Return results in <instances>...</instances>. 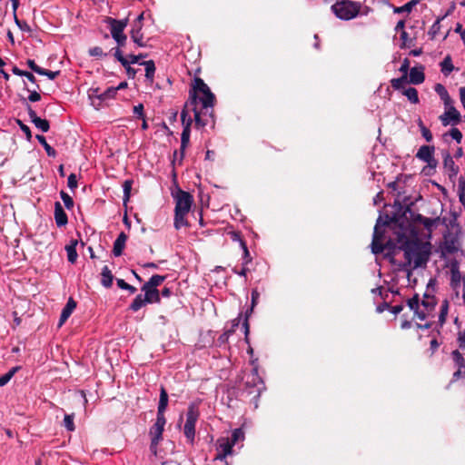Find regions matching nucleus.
I'll use <instances>...</instances> for the list:
<instances>
[{
  "instance_id": "f257e3e1",
  "label": "nucleus",
  "mask_w": 465,
  "mask_h": 465,
  "mask_svg": "<svg viewBox=\"0 0 465 465\" xmlns=\"http://www.w3.org/2000/svg\"><path fill=\"white\" fill-rule=\"evenodd\" d=\"M215 96L204 81L196 77L193 81V90L190 92V100L181 112V120L183 129L181 134V157L189 144L191 124L193 122L190 111L193 113L195 125L204 127L209 124V119L213 121V108Z\"/></svg>"
},
{
  "instance_id": "a18cd8bd",
  "label": "nucleus",
  "mask_w": 465,
  "mask_h": 465,
  "mask_svg": "<svg viewBox=\"0 0 465 465\" xmlns=\"http://www.w3.org/2000/svg\"><path fill=\"white\" fill-rule=\"evenodd\" d=\"M117 286L122 290L129 291L131 293H134L136 292V288L133 285H130L123 279H117Z\"/></svg>"
},
{
  "instance_id": "c03bdc74",
  "label": "nucleus",
  "mask_w": 465,
  "mask_h": 465,
  "mask_svg": "<svg viewBox=\"0 0 465 465\" xmlns=\"http://www.w3.org/2000/svg\"><path fill=\"white\" fill-rule=\"evenodd\" d=\"M60 196H61V199L64 202V206L67 209L70 210V209H72L74 207V200H73V198L67 193H65L64 191H61L60 192Z\"/></svg>"
},
{
  "instance_id": "79ce46f5",
  "label": "nucleus",
  "mask_w": 465,
  "mask_h": 465,
  "mask_svg": "<svg viewBox=\"0 0 465 465\" xmlns=\"http://www.w3.org/2000/svg\"><path fill=\"white\" fill-rule=\"evenodd\" d=\"M407 77L405 75H402L399 78H394L391 81V86L395 90H402L403 91V84L406 83Z\"/></svg>"
},
{
  "instance_id": "4c0bfd02",
  "label": "nucleus",
  "mask_w": 465,
  "mask_h": 465,
  "mask_svg": "<svg viewBox=\"0 0 465 465\" xmlns=\"http://www.w3.org/2000/svg\"><path fill=\"white\" fill-rule=\"evenodd\" d=\"M132 185H133L132 180H125L123 183V191H124L123 201H124V203L128 202L130 199Z\"/></svg>"
},
{
  "instance_id": "a878e982",
  "label": "nucleus",
  "mask_w": 465,
  "mask_h": 465,
  "mask_svg": "<svg viewBox=\"0 0 465 465\" xmlns=\"http://www.w3.org/2000/svg\"><path fill=\"white\" fill-rule=\"evenodd\" d=\"M141 64L144 66L146 80L152 84L153 82L155 74L154 62L153 60H148L141 63Z\"/></svg>"
},
{
  "instance_id": "864d4df0",
  "label": "nucleus",
  "mask_w": 465,
  "mask_h": 465,
  "mask_svg": "<svg viewBox=\"0 0 465 465\" xmlns=\"http://www.w3.org/2000/svg\"><path fill=\"white\" fill-rule=\"evenodd\" d=\"M26 64L28 65V67H29L32 71H34L35 73H36V74H40V72H41V70H42V67L38 66V65L35 64V60L28 59V60L26 61Z\"/></svg>"
},
{
  "instance_id": "20e7f679",
  "label": "nucleus",
  "mask_w": 465,
  "mask_h": 465,
  "mask_svg": "<svg viewBox=\"0 0 465 465\" xmlns=\"http://www.w3.org/2000/svg\"><path fill=\"white\" fill-rule=\"evenodd\" d=\"M361 7V2L341 0L333 4L331 10L340 20L349 21L358 16Z\"/></svg>"
},
{
  "instance_id": "7ed1b4c3",
  "label": "nucleus",
  "mask_w": 465,
  "mask_h": 465,
  "mask_svg": "<svg viewBox=\"0 0 465 465\" xmlns=\"http://www.w3.org/2000/svg\"><path fill=\"white\" fill-rule=\"evenodd\" d=\"M174 200L175 208L173 225L176 230H179L188 225L186 216L191 210L193 199L189 193L180 190L174 196Z\"/></svg>"
},
{
  "instance_id": "72a5a7b5",
  "label": "nucleus",
  "mask_w": 465,
  "mask_h": 465,
  "mask_svg": "<svg viewBox=\"0 0 465 465\" xmlns=\"http://www.w3.org/2000/svg\"><path fill=\"white\" fill-rule=\"evenodd\" d=\"M435 91L439 94L440 98L444 101L445 105L449 106L450 98L449 94H448L447 90L445 89V87L440 84H437L435 86Z\"/></svg>"
},
{
  "instance_id": "58836bf2",
  "label": "nucleus",
  "mask_w": 465,
  "mask_h": 465,
  "mask_svg": "<svg viewBox=\"0 0 465 465\" xmlns=\"http://www.w3.org/2000/svg\"><path fill=\"white\" fill-rule=\"evenodd\" d=\"M417 220L423 224V226L428 230L431 231V228L434 226L436 220L429 217H424L420 214L418 215Z\"/></svg>"
},
{
  "instance_id": "69168bd1",
  "label": "nucleus",
  "mask_w": 465,
  "mask_h": 465,
  "mask_svg": "<svg viewBox=\"0 0 465 465\" xmlns=\"http://www.w3.org/2000/svg\"><path fill=\"white\" fill-rule=\"evenodd\" d=\"M232 331H224L218 339V341L221 342V343H223L225 341H228L229 339V336L232 334Z\"/></svg>"
},
{
  "instance_id": "f8f14e48",
  "label": "nucleus",
  "mask_w": 465,
  "mask_h": 465,
  "mask_svg": "<svg viewBox=\"0 0 465 465\" xmlns=\"http://www.w3.org/2000/svg\"><path fill=\"white\" fill-rule=\"evenodd\" d=\"M166 424L165 417H157L153 425L149 430V435L151 440H163V432L164 430V426Z\"/></svg>"
},
{
  "instance_id": "aec40b11",
  "label": "nucleus",
  "mask_w": 465,
  "mask_h": 465,
  "mask_svg": "<svg viewBox=\"0 0 465 465\" xmlns=\"http://www.w3.org/2000/svg\"><path fill=\"white\" fill-rule=\"evenodd\" d=\"M75 307L76 302H74V300L73 298H69L65 306L62 310L59 319V326H62L67 321V319L71 316Z\"/></svg>"
},
{
  "instance_id": "bf43d9fd",
  "label": "nucleus",
  "mask_w": 465,
  "mask_h": 465,
  "mask_svg": "<svg viewBox=\"0 0 465 465\" xmlns=\"http://www.w3.org/2000/svg\"><path fill=\"white\" fill-rule=\"evenodd\" d=\"M458 342H459L460 348L465 349V330L459 332Z\"/></svg>"
},
{
  "instance_id": "6ab92c4d",
  "label": "nucleus",
  "mask_w": 465,
  "mask_h": 465,
  "mask_svg": "<svg viewBox=\"0 0 465 465\" xmlns=\"http://www.w3.org/2000/svg\"><path fill=\"white\" fill-rule=\"evenodd\" d=\"M462 281L459 266L457 263L451 264L450 267V287L456 291L457 294L459 293L458 290L460 285V282Z\"/></svg>"
},
{
  "instance_id": "9d476101",
  "label": "nucleus",
  "mask_w": 465,
  "mask_h": 465,
  "mask_svg": "<svg viewBox=\"0 0 465 465\" xmlns=\"http://www.w3.org/2000/svg\"><path fill=\"white\" fill-rule=\"evenodd\" d=\"M107 23L109 25L110 33L114 40L116 38L119 39V37L124 35V31L127 25V20H117L111 17L107 18Z\"/></svg>"
},
{
  "instance_id": "a19ab883",
  "label": "nucleus",
  "mask_w": 465,
  "mask_h": 465,
  "mask_svg": "<svg viewBox=\"0 0 465 465\" xmlns=\"http://www.w3.org/2000/svg\"><path fill=\"white\" fill-rule=\"evenodd\" d=\"M74 419V414H65L64 415V426L68 431H74L75 430Z\"/></svg>"
},
{
  "instance_id": "9b49d317",
  "label": "nucleus",
  "mask_w": 465,
  "mask_h": 465,
  "mask_svg": "<svg viewBox=\"0 0 465 465\" xmlns=\"http://www.w3.org/2000/svg\"><path fill=\"white\" fill-rule=\"evenodd\" d=\"M407 304L420 321L426 320L430 313V312H427L425 308H422V306L420 305V298L418 294H415L412 298L409 299Z\"/></svg>"
},
{
  "instance_id": "7c9ffc66",
  "label": "nucleus",
  "mask_w": 465,
  "mask_h": 465,
  "mask_svg": "<svg viewBox=\"0 0 465 465\" xmlns=\"http://www.w3.org/2000/svg\"><path fill=\"white\" fill-rule=\"evenodd\" d=\"M402 94L408 98V100L416 104L419 103V95L418 91L414 87H408L406 89H403Z\"/></svg>"
},
{
  "instance_id": "c9c22d12",
  "label": "nucleus",
  "mask_w": 465,
  "mask_h": 465,
  "mask_svg": "<svg viewBox=\"0 0 465 465\" xmlns=\"http://www.w3.org/2000/svg\"><path fill=\"white\" fill-rule=\"evenodd\" d=\"M451 356L454 363L458 366V368L465 369V359L458 350L453 351Z\"/></svg>"
},
{
  "instance_id": "a211bd4d",
  "label": "nucleus",
  "mask_w": 465,
  "mask_h": 465,
  "mask_svg": "<svg viewBox=\"0 0 465 465\" xmlns=\"http://www.w3.org/2000/svg\"><path fill=\"white\" fill-rule=\"evenodd\" d=\"M142 292H144L143 297L144 301H147L148 303H159L161 301L160 292L155 288H150L146 285H143L141 288Z\"/></svg>"
},
{
  "instance_id": "412c9836",
  "label": "nucleus",
  "mask_w": 465,
  "mask_h": 465,
  "mask_svg": "<svg viewBox=\"0 0 465 465\" xmlns=\"http://www.w3.org/2000/svg\"><path fill=\"white\" fill-rule=\"evenodd\" d=\"M409 77L410 83L413 84H422L425 80L424 67L420 66L411 68Z\"/></svg>"
},
{
  "instance_id": "1a4fd4ad",
  "label": "nucleus",
  "mask_w": 465,
  "mask_h": 465,
  "mask_svg": "<svg viewBox=\"0 0 465 465\" xmlns=\"http://www.w3.org/2000/svg\"><path fill=\"white\" fill-rule=\"evenodd\" d=\"M460 112L452 105H450L448 109L440 116V120L443 126L449 124H458L460 122Z\"/></svg>"
},
{
  "instance_id": "f3484780",
  "label": "nucleus",
  "mask_w": 465,
  "mask_h": 465,
  "mask_svg": "<svg viewBox=\"0 0 465 465\" xmlns=\"http://www.w3.org/2000/svg\"><path fill=\"white\" fill-rule=\"evenodd\" d=\"M54 220L58 227H64L68 223L67 214L59 202L54 203Z\"/></svg>"
},
{
  "instance_id": "de8ad7c7",
  "label": "nucleus",
  "mask_w": 465,
  "mask_h": 465,
  "mask_svg": "<svg viewBox=\"0 0 465 465\" xmlns=\"http://www.w3.org/2000/svg\"><path fill=\"white\" fill-rule=\"evenodd\" d=\"M89 54L91 56L104 57L106 56L107 54L104 53L103 49L99 46H94L89 49Z\"/></svg>"
},
{
  "instance_id": "338daca9",
  "label": "nucleus",
  "mask_w": 465,
  "mask_h": 465,
  "mask_svg": "<svg viewBox=\"0 0 465 465\" xmlns=\"http://www.w3.org/2000/svg\"><path fill=\"white\" fill-rule=\"evenodd\" d=\"M460 99L463 108L465 109V86L460 88Z\"/></svg>"
},
{
  "instance_id": "dca6fc26",
  "label": "nucleus",
  "mask_w": 465,
  "mask_h": 465,
  "mask_svg": "<svg viewBox=\"0 0 465 465\" xmlns=\"http://www.w3.org/2000/svg\"><path fill=\"white\" fill-rule=\"evenodd\" d=\"M245 383L247 386L257 387V391L260 393L263 382L258 374V369L256 366H254L251 373L247 375Z\"/></svg>"
},
{
  "instance_id": "4be33fe9",
  "label": "nucleus",
  "mask_w": 465,
  "mask_h": 465,
  "mask_svg": "<svg viewBox=\"0 0 465 465\" xmlns=\"http://www.w3.org/2000/svg\"><path fill=\"white\" fill-rule=\"evenodd\" d=\"M126 241L127 235L124 232H120L114 242L113 253L115 257L122 255Z\"/></svg>"
},
{
  "instance_id": "6e6d98bb",
  "label": "nucleus",
  "mask_w": 465,
  "mask_h": 465,
  "mask_svg": "<svg viewBox=\"0 0 465 465\" xmlns=\"http://www.w3.org/2000/svg\"><path fill=\"white\" fill-rule=\"evenodd\" d=\"M413 5H414L413 2H409V3L405 4L404 5H402L401 7L395 8L394 12H396V13L411 12V9H412Z\"/></svg>"
},
{
  "instance_id": "e2e57ef3",
  "label": "nucleus",
  "mask_w": 465,
  "mask_h": 465,
  "mask_svg": "<svg viewBox=\"0 0 465 465\" xmlns=\"http://www.w3.org/2000/svg\"><path fill=\"white\" fill-rule=\"evenodd\" d=\"M126 40H127V36L124 35L119 37V39L116 38L114 41L117 44V47H119V49L121 50V48L125 45Z\"/></svg>"
},
{
  "instance_id": "b1692460",
  "label": "nucleus",
  "mask_w": 465,
  "mask_h": 465,
  "mask_svg": "<svg viewBox=\"0 0 465 465\" xmlns=\"http://www.w3.org/2000/svg\"><path fill=\"white\" fill-rule=\"evenodd\" d=\"M77 240H72L69 244L65 246V251L67 253V260L70 263L74 264L78 257L77 252H76V246H77Z\"/></svg>"
},
{
  "instance_id": "393cba45",
  "label": "nucleus",
  "mask_w": 465,
  "mask_h": 465,
  "mask_svg": "<svg viewBox=\"0 0 465 465\" xmlns=\"http://www.w3.org/2000/svg\"><path fill=\"white\" fill-rule=\"evenodd\" d=\"M142 25H138V26H133L131 31V38L139 47L146 46V44L143 42V36L141 33Z\"/></svg>"
},
{
  "instance_id": "49530a36",
  "label": "nucleus",
  "mask_w": 465,
  "mask_h": 465,
  "mask_svg": "<svg viewBox=\"0 0 465 465\" xmlns=\"http://www.w3.org/2000/svg\"><path fill=\"white\" fill-rule=\"evenodd\" d=\"M450 136L455 140L458 143H460L461 142V139H462V134L461 132L456 128V127H453L450 130V133H449Z\"/></svg>"
},
{
  "instance_id": "f03ea898",
  "label": "nucleus",
  "mask_w": 465,
  "mask_h": 465,
  "mask_svg": "<svg viewBox=\"0 0 465 465\" xmlns=\"http://www.w3.org/2000/svg\"><path fill=\"white\" fill-rule=\"evenodd\" d=\"M401 249L408 265L413 268L420 267L427 263L430 254V243H423L419 240H408L403 242Z\"/></svg>"
},
{
  "instance_id": "f704fd0d",
  "label": "nucleus",
  "mask_w": 465,
  "mask_h": 465,
  "mask_svg": "<svg viewBox=\"0 0 465 465\" xmlns=\"http://www.w3.org/2000/svg\"><path fill=\"white\" fill-rule=\"evenodd\" d=\"M18 369L19 367H14L11 370H9L6 373L0 376V387L6 385L13 378V376L15 374V372L18 371Z\"/></svg>"
},
{
  "instance_id": "5701e85b",
  "label": "nucleus",
  "mask_w": 465,
  "mask_h": 465,
  "mask_svg": "<svg viewBox=\"0 0 465 465\" xmlns=\"http://www.w3.org/2000/svg\"><path fill=\"white\" fill-rule=\"evenodd\" d=\"M168 406V393L163 387H161L160 390V399L157 408V417H165L164 412Z\"/></svg>"
},
{
  "instance_id": "774afa93",
  "label": "nucleus",
  "mask_w": 465,
  "mask_h": 465,
  "mask_svg": "<svg viewBox=\"0 0 465 465\" xmlns=\"http://www.w3.org/2000/svg\"><path fill=\"white\" fill-rule=\"evenodd\" d=\"M391 313L397 315L403 310V305H395L390 308Z\"/></svg>"
},
{
  "instance_id": "2eb2a0df",
  "label": "nucleus",
  "mask_w": 465,
  "mask_h": 465,
  "mask_svg": "<svg viewBox=\"0 0 465 465\" xmlns=\"http://www.w3.org/2000/svg\"><path fill=\"white\" fill-rule=\"evenodd\" d=\"M110 52H113L115 59L118 62H120L124 67H127V65L136 64L139 61V56H136L135 54H130L126 57L124 56L123 52L119 49V47L113 48Z\"/></svg>"
},
{
  "instance_id": "6e6552de",
  "label": "nucleus",
  "mask_w": 465,
  "mask_h": 465,
  "mask_svg": "<svg viewBox=\"0 0 465 465\" xmlns=\"http://www.w3.org/2000/svg\"><path fill=\"white\" fill-rule=\"evenodd\" d=\"M217 455L215 460H224L228 455L232 453V447L234 444L232 443L230 438L222 437L217 440Z\"/></svg>"
},
{
  "instance_id": "cd10ccee",
  "label": "nucleus",
  "mask_w": 465,
  "mask_h": 465,
  "mask_svg": "<svg viewBox=\"0 0 465 465\" xmlns=\"http://www.w3.org/2000/svg\"><path fill=\"white\" fill-rule=\"evenodd\" d=\"M422 308H425L427 312H432L436 306V299L434 296L424 294L422 301L420 302Z\"/></svg>"
},
{
  "instance_id": "4468645a",
  "label": "nucleus",
  "mask_w": 465,
  "mask_h": 465,
  "mask_svg": "<svg viewBox=\"0 0 465 465\" xmlns=\"http://www.w3.org/2000/svg\"><path fill=\"white\" fill-rule=\"evenodd\" d=\"M27 111L31 122L35 124V126L37 129H39L43 133H46L49 131L50 124L47 120L38 117L35 111L33 110L30 105L27 106Z\"/></svg>"
},
{
  "instance_id": "09e8293b",
  "label": "nucleus",
  "mask_w": 465,
  "mask_h": 465,
  "mask_svg": "<svg viewBox=\"0 0 465 465\" xmlns=\"http://www.w3.org/2000/svg\"><path fill=\"white\" fill-rule=\"evenodd\" d=\"M60 74L59 71H50V70H46V69H44L42 68L41 72H40V75H45V76H47L48 79L50 80H54L57 77V75Z\"/></svg>"
},
{
  "instance_id": "c756f323",
  "label": "nucleus",
  "mask_w": 465,
  "mask_h": 465,
  "mask_svg": "<svg viewBox=\"0 0 465 465\" xmlns=\"http://www.w3.org/2000/svg\"><path fill=\"white\" fill-rule=\"evenodd\" d=\"M145 298L142 294H138L130 304L129 309L133 312L139 311L142 307L145 306L148 302L144 301Z\"/></svg>"
},
{
  "instance_id": "4d7b16f0",
  "label": "nucleus",
  "mask_w": 465,
  "mask_h": 465,
  "mask_svg": "<svg viewBox=\"0 0 465 465\" xmlns=\"http://www.w3.org/2000/svg\"><path fill=\"white\" fill-rule=\"evenodd\" d=\"M444 164L445 166H450V168L451 169V171L453 172V174H456L457 173V169L455 168V163H454V161L452 160V158L450 156H447L444 160Z\"/></svg>"
},
{
  "instance_id": "680f3d73",
  "label": "nucleus",
  "mask_w": 465,
  "mask_h": 465,
  "mask_svg": "<svg viewBox=\"0 0 465 465\" xmlns=\"http://www.w3.org/2000/svg\"><path fill=\"white\" fill-rule=\"evenodd\" d=\"M159 443H160V440H151L150 450L153 455L157 454V448H158Z\"/></svg>"
},
{
  "instance_id": "39448f33",
  "label": "nucleus",
  "mask_w": 465,
  "mask_h": 465,
  "mask_svg": "<svg viewBox=\"0 0 465 465\" xmlns=\"http://www.w3.org/2000/svg\"><path fill=\"white\" fill-rule=\"evenodd\" d=\"M200 417L198 404L191 402L186 412V420L183 426V433L190 443H193L195 438V425Z\"/></svg>"
},
{
  "instance_id": "3c124183",
  "label": "nucleus",
  "mask_w": 465,
  "mask_h": 465,
  "mask_svg": "<svg viewBox=\"0 0 465 465\" xmlns=\"http://www.w3.org/2000/svg\"><path fill=\"white\" fill-rule=\"evenodd\" d=\"M26 90L30 93L27 98L29 102L35 103L40 101L41 95L36 90L30 91L28 88H26Z\"/></svg>"
},
{
  "instance_id": "2f4dec72",
  "label": "nucleus",
  "mask_w": 465,
  "mask_h": 465,
  "mask_svg": "<svg viewBox=\"0 0 465 465\" xmlns=\"http://www.w3.org/2000/svg\"><path fill=\"white\" fill-rule=\"evenodd\" d=\"M36 139L43 145L48 156L54 157L56 155L55 150L46 142L44 135L37 134Z\"/></svg>"
},
{
  "instance_id": "c85d7f7f",
  "label": "nucleus",
  "mask_w": 465,
  "mask_h": 465,
  "mask_svg": "<svg viewBox=\"0 0 465 465\" xmlns=\"http://www.w3.org/2000/svg\"><path fill=\"white\" fill-rule=\"evenodd\" d=\"M440 70L444 75H449L454 70L450 55H447L442 60L440 63Z\"/></svg>"
},
{
  "instance_id": "052dcab7",
  "label": "nucleus",
  "mask_w": 465,
  "mask_h": 465,
  "mask_svg": "<svg viewBox=\"0 0 465 465\" xmlns=\"http://www.w3.org/2000/svg\"><path fill=\"white\" fill-rule=\"evenodd\" d=\"M23 76H25L32 84H35L36 88L39 89V85L36 84V79L32 73L26 71L25 74H23Z\"/></svg>"
},
{
  "instance_id": "bb28decb",
  "label": "nucleus",
  "mask_w": 465,
  "mask_h": 465,
  "mask_svg": "<svg viewBox=\"0 0 465 465\" xmlns=\"http://www.w3.org/2000/svg\"><path fill=\"white\" fill-rule=\"evenodd\" d=\"M102 279L101 283L105 288H110L113 284L114 276L112 274L111 270L108 268V266H104L102 269Z\"/></svg>"
},
{
  "instance_id": "0e129e2a",
  "label": "nucleus",
  "mask_w": 465,
  "mask_h": 465,
  "mask_svg": "<svg viewBox=\"0 0 465 465\" xmlns=\"http://www.w3.org/2000/svg\"><path fill=\"white\" fill-rule=\"evenodd\" d=\"M259 298V292L257 290H253L252 292V308L250 309V312L252 311L253 306L256 304V302Z\"/></svg>"
},
{
  "instance_id": "473e14b6",
  "label": "nucleus",
  "mask_w": 465,
  "mask_h": 465,
  "mask_svg": "<svg viewBox=\"0 0 465 465\" xmlns=\"http://www.w3.org/2000/svg\"><path fill=\"white\" fill-rule=\"evenodd\" d=\"M165 278H166L165 276L159 275V274H154L143 285H146V286H148L150 288L157 289V287L163 282Z\"/></svg>"
},
{
  "instance_id": "37998d69",
  "label": "nucleus",
  "mask_w": 465,
  "mask_h": 465,
  "mask_svg": "<svg viewBox=\"0 0 465 465\" xmlns=\"http://www.w3.org/2000/svg\"><path fill=\"white\" fill-rule=\"evenodd\" d=\"M418 125L420 127V133L422 136L425 138L427 142H430L432 140V134L430 131L423 124L422 121L420 119L418 122Z\"/></svg>"
},
{
  "instance_id": "ea45409f",
  "label": "nucleus",
  "mask_w": 465,
  "mask_h": 465,
  "mask_svg": "<svg viewBox=\"0 0 465 465\" xmlns=\"http://www.w3.org/2000/svg\"><path fill=\"white\" fill-rule=\"evenodd\" d=\"M243 440H244V432L242 428H238V429H235L232 430V438L230 439V440L232 441V444L235 445L238 441Z\"/></svg>"
},
{
  "instance_id": "423d86ee",
  "label": "nucleus",
  "mask_w": 465,
  "mask_h": 465,
  "mask_svg": "<svg viewBox=\"0 0 465 465\" xmlns=\"http://www.w3.org/2000/svg\"><path fill=\"white\" fill-rule=\"evenodd\" d=\"M116 94V89L114 86L108 87L105 91L100 93L98 88L91 89L89 97L91 104L95 109H99L108 100L114 98Z\"/></svg>"
},
{
  "instance_id": "13d9d810",
  "label": "nucleus",
  "mask_w": 465,
  "mask_h": 465,
  "mask_svg": "<svg viewBox=\"0 0 465 465\" xmlns=\"http://www.w3.org/2000/svg\"><path fill=\"white\" fill-rule=\"evenodd\" d=\"M17 123H18V124L20 126V129L23 131V133L26 135V137L28 139H30L31 138V130H30V128L26 124H25L22 121H20V120H18Z\"/></svg>"
},
{
  "instance_id": "ddd939ff",
  "label": "nucleus",
  "mask_w": 465,
  "mask_h": 465,
  "mask_svg": "<svg viewBox=\"0 0 465 465\" xmlns=\"http://www.w3.org/2000/svg\"><path fill=\"white\" fill-rule=\"evenodd\" d=\"M416 157L428 163L429 165L435 163L436 161L434 159V147L429 145L420 146L416 153Z\"/></svg>"
},
{
  "instance_id": "e433bc0d",
  "label": "nucleus",
  "mask_w": 465,
  "mask_h": 465,
  "mask_svg": "<svg viewBox=\"0 0 465 465\" xmlns=\"http://www.w3.org/2000/svg\"><path fill=\"white\" fill-rule=\"evenodd\" d=\"M449 312V302L447 300L443 301L440 305V312L439 315V322L440 325H443L446 322V318Z\"/></svg>"
},
{
  "instance_id": "8fccbe9b",
  "label": "nucleus",
  "mask_w": 465,
  "mask_h": 465,
  "mask_svg": "<svg viewBox=\"0 0 465 465\" xmlns=\"http://www.w3.org/2000/svg\"><path fill=\"white\" fill-rule=\"evenodd\" d=\"M67 186L71 189V190H74L75 188H77V177L74 173H71L69 176H68V179H67Z\"/></svg>"
},
{
  "instance_id": "603ef678",
  "label": "nucleus",
  "mask_w": 465,
  "mask_h": 465,
  "mask_svg": "<svg viewBox=\"0 0 465 465\" xmlns=\"http://www.w3.org/2000/svg\"><path fill=\"white\" fill-rule=\"evenodd\" d=\"M134 114L136 115L138 118L143 119V104H138L134 107Z\"/></svg>"
},
{
  "instance_id": "5fc2aeb1",
  "label": "nucleus",
  "mask_w": 465,
  "mask_h": 465,
  "mask_svg": "<svg viewBox=\"0 0 465 465\" xmlns=\"http://www.w3.org/2000/svg\"><path fill=\"white\" fill-rule=\"evenodd\" d=\"M409 69H410V61L408 58H405L402 61L401 65L399 70H400V72L402 73V75H405L407 77Z\"/></svg>"
},
{
  "instance_id": "0eeeda50",
  "label": "nucleus",
  "mask_w": 465,
  "mask_h": 465,
  "mask_svg": "<svg viewBox=\"0 0 465 465\" xmlns=\"http://www.w3.org/2000/svg\"><path fill=\"white\" fill-rule=\"evenodd\" d=\"M388 224L387 222L381 223V218L379 217L374 227L372 241H371V252L374 254H380L384 251L385 246L382 243V238L384 234L383 227Z\"/></svg>"
}]
</instances>
